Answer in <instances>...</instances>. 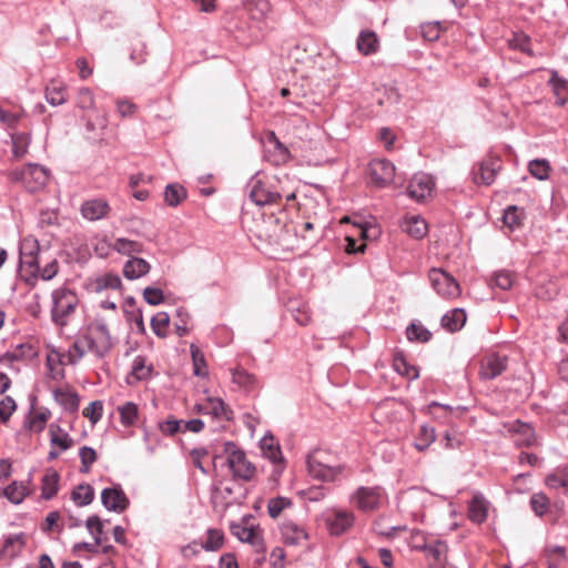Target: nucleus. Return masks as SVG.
Instances as JSON below:
<instances>
[{
	"instance_id": "obj_39",
	"label": "nucleus",
	"mask_w": 568,
	"mask_h": 568,
	"mask_svg": "<svg viewBox=\"0 0 568 568\" xmlns=\"http://www.w3.org/2000/svg\"><path fill=\"white\" fill-rule=\"evenodd\" d=\"M71 498L78 506L83 507L92 503L94 490L89 484H81L72 490Z\"/></svg>"
},
{
	"instance_id": "obj_58",
	"label": "nucleus",
	"mask_w": 568,
	"mask_h": 568,
	"mask_svg": "<svg viewBox=\"0 0 568 568\" xmlns=\"http://www.w3.org/2000/svg\"><path fill=\"white\" fill-rule=\"evenodd\" d=\"M121 278L116 274H104L97 278L95 286L98 291L111 288V290H118L121 287Z\"/></svg>"
},
{
	"instance_id": "obj_55",
	"label": "nucleus",
	"mask_w": 568,
	"mask_h": 568,
	"mask_svg": "<svg viewBox=\"0 0 568 568\" xmlns=\"http://www.w3.org/2000/svg\"><path fill=\"white\" fill-rule=\"evenodd\" d=\"M530 42V38L523 32L514 33L513 37L508 40L509 47L511 49H516L528 55H532Z\"/></svg>"
},
{
	"instance_id": "obj_34",
	"label": "nucleus",
	"mask_w": 568,
	"mask_h": 568,
	"mask_svg": "<svg viewBox=\"0 0 568 568\" xmlns=\"http://www.w3.org/2000/svg\"><path fill=\"white\" fill-rule=\"evenodd\" d=\"M59 489V475L54 470H48L41 480V496L43 499H51Z\"/></svg>"
},
{
	"instance_id": "obj_31",
	"label": "nucleus",
	"mask_w": 568,
	"mask_h": 568,
	"mask_svg": "<svg viewBox=\"0 0 568 568\" xmlns=\"http://www.w3.org/2000/svg\"><path fill=\"white\" fill-rule=\"evenodd\" d=\"M49 433L51 446L59 448L60 452H64L73 446V439L58 425L51 424L49 427Z\"/></svg>"
},
{
	"instance_id": "obj_36",
	"label": "nucleus",
	"mask_w": 568,
	"mask_h": 568,
	"mask_svg": "<svg viewBox=\"0 0 568 568\" xmlns=\"http://www.w3.org/2000/svg\"><path fill=\"white\" fill-rule=\"evenodd\" d=\"M112 250L122 255H132L143 252V244L133 240L119 237L112 244Z\"/></svg>"
},
{
	"instance_id": "obj_47",
	"label": "nucleus",
	"mask_w": 568,
	"mask_h": 568,
	"mask_svg": "<svg viewBox=\"0 0 568 568\" xmlns=\"http://www.w3.org/2000/svg\"><path fill=\"white\" fill-rule=\"evenodd\" d=\"M435 439H436L435 428L424 425L419 429V433L416 437L414 446L419 452H423L426 448H428L429 445L435 442Z\"/></svg>"
},
{
	"instance_id": "obj_22",
	"label": "nucleus",
	"mask_w": 568,
	"mask_h": 568,
	"mask_svg": "<svg viewBox=\"0 0 568 568\" xmlns=\"http://www.w3.org/2000/svg\"><path fill=\"white\" fill-rule=\"evenodd\" d=\"M205 414L221 422H231L234 418L232 408L220 397L206 398Z\"/></svg>"
},
{
	"instance_id": "obj_21",
	"label": "nucleus",
	"mask_w": 568,
	"mask_h": 568,
	"mask_svg": "<svg viewBox=\"0 0 568 568\" xmlns=\"http://www.w3.org/2000/svg\"><path fill=\"white\" fill-rule=\"evenodd\" d=\"M281 534L285 544L297 546L307 540L305 528L293 520H286L281 525Z\"/></svg>"
},
{
	"instance_id": "obj_44",
	"label": "nucleus",
	"mask_w": 568,
	"mask_h": 568,
	"mask_svg": "<svg viewBox=\"0 0 568 568\" xmlns=\"http://www.w3.org/2000/svg\"><path fill=\"white\" fill-rule=\"evenodd\" d=\"M186 197V191L182 185L169 184L165 187L164 201L169 206H178Z\"/></svg>"
},
{
	"instance_id": "obj_60",
	"label": "nucleus",
	"mask_w": 568,
	"mask_h": 568,
	"mask_svg": "<svg viewBox=\"0 0 568 568\" xmlns=\"http://www.w3.org/2000/svg\"><path fill=\"white\" fill-rule=\"evenodd\" d=\"M51 413L48 409H40L34 412L32 417L30 418V429L40 433L44 429L48 419L50 418Z\"/></svg>"
},
{
	"instance_id": "obj_5",
	"label": "nucleus",
	"mask_w": 568,
	"mask_h": 568,
	"mask_svg": "<svg viewBox=\"0 0 568 568\" xmlns=\"http://www.w3.org/2000/svg\"><path fill=\"white\" fill-rule=\"evenodd\" d=\"M384 498L383 488L375 487H358L351 496V503L354 504L359 510L369 513L379 508Z\"/></svg>"
},
{
	"instance_id": "obj_12",
	"label": "nucleus",
	"mask_w": 568,
	"mask_h": 568,
	"mask_svg": "<svg viewBox=\"0 0 568 568\" xmlns=\"http://www.w3.org/2000/svg\"><path fill=\"white\" fill-rule=\"evenodd\" d=\"M368 170L372 183L378 187L387 186L395 178V165L385 159L373 160Z\"/></svg>"
},
{
	"instance_id": "obj_43",
	"label": "nucleus",
	"mask_w": 568,
	"mask_h": 568,
	"mask_svg": "<svg viewBox=\"0 0 568 568\" xmlns=\"http://www.w3.org/2000/svg\"><path fill=\"white\" fill-rule=\"evenodd\" d=\"M232 373V382L239 385L240 387L251 390L254 388L256 384V378L253 374H250L242 367H236L231 371Z\"/></svg>"
},
{
	"instance_id": "obj_57",
	"label": "nucleus",
	"mask_w": 568,
	"mask_h": 568,
	"mask_svg": "<svg viewBox=\"0 0 568 568\" xmlns=\"http://www.w3.org/2000/svg\"><path fill=\"white\" fill-rule=\"evenodd\" d=\"M85 526L89 532L93 536L95 545H101L103 541V523L99 516H90L87 519Z\"/></svg>"
},
{
	"instance_id": "obj_52",
	"label": "nucleus",
	"mask_w": 568,
	"mask_h": 568,
	"mask_svg": "<svg viewBox=\"0 0 568 568\" xmlns=\"http://www.w3.org/2000/svg\"><path fill=\"white\" fill-rule=\"evenodd\" d=\"M224 536L221 530L209 529L206 532V540L202 542V548L206 551H216L223 546Z\"/></svg>"
},
{
	"instance_id": "obj_13",
	"label": "nucleus",
	"mask_w": 568,
	"mask_h": 568,
	"mask_svg": "<svg viewBox=\"0 0 568 568\" xmlns=\"http://www.w3.org/2000/svg\"><path fill=\"white\" fill-rule=\"evenodd\" d=\"M108 123V116L104 112L95 111L93 116H89L85 129L90 134V139L101 144H108L111 139V131L109 130Z\"/></svg>"
},
{
	"instance_id": "obj_17",
	"label": "nucleus",
	"mask_w": 568,
	"mask_h": 568,
	"mask_svg": "<svg viewBox=\"0 0 568 568\" xmlns=\"http://www.w3.org/2000/svg\"><path fill=\"white\" fill-rule=\"evenodd\" d=\"M434 182L432 178L425 173L415 174L410 180L407 193L409 197L416 201H423L432 194Z\"/></svg>"
},
{
	"instance_id": "obj_41",
	"label": "nucleus",
	"mask_w": 568,
	"mask_h": 568,
	"mask_svg": "<svg viewBox=\"0 0 568 568\" xmlns=\"http://www.w3.org/2000/svg\"><path fill=\"white\" fill-rule=\"evenodd\" d=\"M29 494L28 487L23 483L13 481L4 490L3 495L16 505H19Z\"/></svg>"
},
{
	"instance_id": "obj_15",
	"label": "nucleus",
	"mask_w": 568,
	"mask_h": 568,
	"mask_svg": "<svg viewBox=\"0 0 568 568\" xmlns=\"http://www.w3.org/2000/svg\"><path fill=\"white\" fill-rule=\"evenodd\" d=\"M27 545L24 532L9 534L3 537V544L0 547V560H12L19 557Z\"/></svg>"
},
{
	"instance_id": "obj_37",
	"label": "nucleus",
	"mask_w": 568,
	"mask_h": 568,
	"mask_svg": "<svg viewBox=\"0 0 568 568\" xmlns=\"http://www.w3.org/2000/svg\"><path fill=\"white\" fill-rule=\"evenodd\" d=\"M545 557L548 568H559L566 560V548L557 545H548L545 548Z\"/></svg>"
},
{
	"instance_id": "obj_18",
	"label": "nucleus",
	"mask_w": 568,
	"mask_h": 568,
	"mask_svg": "<svg viewBox=\"0 0 568 568\" xmlns=\"http://www.w3.org/2000/svg\"><path fill=\"white\" fill-rule=\"evenodd\" d=\"M43 262L38 242L26 239L20 245V264L33 270H39Z\"/></svg>"
},
{
	"instance_id": "obj_7",
	"label": "nucleus",
	"mask_w": 568,
	"mask_h": 568,
	"mask_svg": "<svg viewBox=\"0 0 568 568\" xmlns=\"http://www.w3.org/2000/svg\"><path fill=\"white\" fill-rule=\"evenodd\" d=\"M428 276L433 288L440 296L445 298H453L460 294L458 282L442 268H432Z\"/></svg>"
},
{
	"instance_id": "obj_26",
	"label": "nucleus",
	"mask_w": 568,
	"mask_h": 568,
	"mask_svg": "<svg viewBox=\"0 0 568 568\" xmlns=\"http://www.w3.org/2000/svg\"><path fill=\"white\" fill-rule=\"evenodd\" d=\"M45 100L53 106L62 105L68 100L67 87L59 81H51L45 88Z\"/></svg>"
},
{
	"instance_id": "obj_50",
	"label": "nucleus",
	"mask_w": 568,
	"mask_h": 568,
	"mask_svg": "<svg viewBox=\"0 0 568 568\" xmlns=\"http://www.w3.org/2000/svg\"><path fill=\"white\" fill-rule=\"evenodd\" d=\"M546 485L549 488H568V467L558 468L546 478Z\"/></svg>"
},
{
	"instance_id": "obj_1",
	"label": "nucleus",
	"mask_w": 568,
	"mask_h": 568,
	"mask_svg": "<svg viewBox=\"0 0 568 568\" xmlns=\"http://www.w3.org/2000/svg\"><path fill=\"white\" fill-rule=\"evenodd\" d=\"M114 346V339L104 318H95L90 322L74 343L69 347L62 358L57 354V361L63 364L67 358L68 364L75 365L85 354H92L97 359L105 358Z\"/></svg>"
},
{
	"instance_id": "obj_14",
	"label": "nucleus",
	"mask_w": 568,
	"mask_h": 568,
	"mask_svg": "<svg viewBox=\"0 0 568 568\" xmlns=\"http://www.w3.org/2000/svg\"><path fill=\"white\" fill-rule=\"evenodd\" d=\"M102 505L111 511L123 513L129 507V498L120 486L104 488L101 493Z\"/></svg>"
},
{
	"instance_id": "obj_48",
	"label": "nucleus",
	"mask_w": 568,
	"mask_h": 568,
	"mask_svg": "<svg viewBox=\"0 0 568 568\" xmlns=\"http://www.w3.org/2000/svg\"><path fill=\"white\" fill-rule=\"evenodd\" d=\"M406 336L410 342L426 343L430 339V332L422 324L412 323L406 328Z\"/></svg>"
},
{
	"instance_id": "obj_4",
	"label": "nucleus",
	"mask_w": 568,
	"mask_h": 568,
	"mask_svg": "<svg viewBox=\"0 0 568 568\" xmlns=\"http://www.w3.org/2000/svg\"><path fill=\"white\" fill-rule=\"evenodd\" d=\"M224 452L227 454V464L233 476L243 480H251L255 474V467L247 460L244 452L237 449L232 442L224 444Z\"/></svg>"
},
{
	"instance_id": "obj_27",
	"label": "nucleus",
	"mask_w": 568,
	"mask_h": 568,
	"mask_svg": "<svg viewBox=\"0 0 568 568\" xmlns=\"http://www.w3.org/2000/svg\"><path fill=\"white\" fill-rule=\"evenodd\" d=\"M427 559L432 566L440 565L445 558L447 552V545L438 539H432L427 542L425 550Z\"/></svg>"
},
{
	"instance_id": "obj_3",
	"label": "nucleus",
	"mask_w": 568,
	"mask_h": 568,
	"mask_svg": "<svg viewBox=\"0 0 568 568\" xmlns=\"http://www.w3.org/2000/svg\"><path fill=\"white\" fill-rule=\"evenodd\" d=\"M77 305L78 296L72 290L68 287L54 290L52 292V321L60 326L67 325L68 318L75 311Z\"/></svg>"
},
{
	"instance_id": "obj_6",
	"label": "nucleus",
	"mask_w": 568,
	"mask_h": 568,
	"mask_svg": "<svg viewBox=\"0 0 568 568\" xmlns=\"http://www.w3.org/2000/svg\"><path fill=\"white\" fill-rule=\"evenodd\" d=\"M325 453L322 450H314L307 457V470L308 474L321 480H334L341 473L342 467H333L325 463Z\"/></svg>"
},
{
	"instance_id": "obj_24",
	"label": "nucleus",
	"mask_w": 568,
	"mask_h": 568,
	"mask_svg": "<svg viewBox=\"0 0 568 568\" xmlns=\"http://www.w3.org/2000/svg\"><path fill=\"white\" fill-rule=\"evenodd\" d=\"M151 270L149 262L141 257H131L123 265V275L128 280H138Z\"/></svg>"
},
{
	"instance_id": "obj_54",
	"label": "nucleus",
	"mask_w": 568,
	"mask_h": 568,
	"mask_svg": "<svg viewBox=\"0 0 568 568\" xmlns=\"http://www.w3.org/2000/svg\"><path fill=\"white\" fill-rule=\"evenodd\" d=\"M529 172L538 180H547L549 176L550 164L547 160L536 159L528 164Z\"/></svg>"
},
{
	"instance_id": "obj_11",
	"label": "nucleus",
	"mask_w": 568,
	"mask_h": 568,
	"mask_svg": "<svg viewBox=\"0 0 568 568\" xmlns=\"http://www.w3.org/2000/svg\"><path fill=\"white\" fill-rule=\"evenodd\" d=\"M354 514L349 510L332 509L325 514V524L331 535L339 536L354 525Z\"/></svg>"
},
{
	"instance_id": "obj_45",
	"label": "nucleus",
	"mask_w": 568,
	"mask_h": 568,
	"mask_svg": "<svg viewBox=\"0 0 568 568\" xmlns=\"http://www.w3.org/2000/svg\"><path fill=\"white\" fill-rule=\"evenodd\" d=\"M292 506V499L282 496L274 497L267 503V513L271 518L275 519L278 518L285 509H288Z\"/></svg>"
},
{
	"instance_id": "obj_2",
	"label": "nucleus",
	"mask_w": 568,
	"mask_h": 568,
	"mask_svg": "<svg viewBox=\"0 0 568 568\" xmlns=\"http://www.w3.org/2000/svg\"><path fill=\"white\" fill-rule=\"evenodd\" d=\"M276 176L256 174L248 182L250 197L257 205L276 203L283 196Z\"/></svg>"
},
{
	"instance_id": "obj_42",
	"label": "nucleus",
	"mask_w": 568,
	"mask_h": 568,
	"mask_svg": "<svg viewBox=\"0 0 568 568\" xmlns=\"http://www.w3.org/2000/svg\"><path fill=\"white\" fill-rule=\"evenodd\" d=\"M404 230L415 239H422L427 233V224L419 216H410L406 219Z\"/></svg>"
},
{
	"instance_id": "obj_20",
	"label": "nucleus",
	"mask_w": 568,
	"mask_h": 568,
	"mask_svg": "<svg viewBox=\"0 0 568 568\" xmlns=\"http://www.w3.org/2000/svg\"><path fill=\"white\" fill-rule=\"evenodd\" d=\"M507 367V357L498 354H491L481 362L479 376L483 379H494L499 376Z\"/></svg>"
},
{
	"instance_id": "obj_61",
	"label": "nucleus",
	"mask_w": 568,
	"mask_h": 568,
	"mask_svg": "<svg viewBox=\"0 0 568 568\" xmlns=\"http://www.w3.org/2000/svg\"><path fill=\"white\" fill-rule=\"evenodd\" d=\"M77 106L81 110H91L94 108V95L89 88H81L77 95Z\"/></svg>"
},
{
	"instance_id": "obj_19",
	"label": "nucleus",
	"mask_w": 568,
	"mask_h": 568,
	"mask_svg": "<svg viewBox=\"0 0 568 568\" xmlns=\"http://www.w3.org/2000/svg\"><path fill=\"white\" fill-rule=\"evenodd\" d=\"M110 210V205L104 199L87 200L80 207L82 217L91 222L104 219Z\"/></svg>"
},
{
	"instance_id": "obj_35",
	"label": "nucleus",
	"mask_w": 568,
	"mask_h": 568,
	"mask_svg": "<svg viewBox=\"0 0 568 568\" xmlns=\"http://www.w3.org/2000/svg\"><path fill=\"white\" fill-rule=\"evenodd\" d=\"M121 424L125 427L133 426L139 418V407L133 402H125L118 407Z\"/></svg>"
},
{
	"instance_id": "obj_28",
	"label": "nucleus",
	"mask_w": 568,
	"mask_h": 568,
	"mask_svg": "<svg viewBox=\"0 0 568 568\" xmlns=\"http://www.w3.org/2000/svg\"><path fill=\"white\" fill-rule=\"evenodd\" d=\"M550 74L548 83L557 98L556 102L559 105H564L568 101V80L559 77L556 70H551Z\"/></svg>"
},
{
	"instance_id": "obj_9",
	"label": "nucleus",
	"mask_w": 568,
	"mask_h": 568,
	"mask_svg": "<svg viewBox=\"0 0 568 568\" xmlns=\"http://www.w3.org/2000/svg\"><path fill=\"white\" fill-rule=\"evenodd\" d=\"M20 179L29 192H38L47 185L49 171L38 164H28L22 169Z\"/></svg>"
},
{
	"instance_id": "obj_10",
	"label": "nucleus",
	"mask_w": 568,
	"mask_h": 568,
	"mask_svg": "<svg viewBox=\"0 0 568 568\" xmlns=\"http://www.w3.org/2000/svg\"><path fill=\"white\" fill-rule=\"evenodd\" d=\"M288 232L286 221L274 214H270L263 220L260 236L265 237L274 244H282L285 241V234Z\"/></svg>"
},
{
	"instance_id": "obj_29",
	"label": "nucleus",
	"mask_w": 568,
	"mask_h": 568,
	"mask_svg": "<svg viewBox=\"0 0 568 568\" xmlns=\"http://www.w3.org/2000/svg\"><path fill=\"white\" fill-rule=\"evenodd\" d=\"M53 396L64 409L75 412L79 407V396L70 388H57L53 390Z\"/></svg>"
},
{
	"instance_id": "obj_64",
	"label": "nucleus",
	"mask_w": 568,
	"mask_h": 568,
	"mask_svg": "<svg viewBox=\"0 0 568 568\" xmlns=\"http://www.w3.org/2000/svg\"><path fill=\"white\" fill-rule=\"evenodd\" d=\"M530 506L537 516H542L549 506V499L544 494H535L530 498Z\"/></svg>"
},
{
	"instance_id": "obj_8",
	"label": "nucleus",
	"mask_w": 568,
	"mask_h": 568,
	"mask_svg": "<svg viewBox=\"0 0 568 568\" xmlns=\"http://www.w3.org/2000/svg\"><path fill=\"white\" fill-rule=\"evenodd\" d=\"M230 529L240 541L250 544L256 552L263 554L265 551L262 530L258 527L248 526L244 523H233Z\"/></svg>"
},
{
	"instance_id": "obj_38",
	"label": "nucleus",
	"mask_w": 568,
	"mask_h": 568,
	"mask_svg": "<svg viewBox=\"0 0 568 568\" xmlns=\"http://www.w3.org/2000/svg\"><path fill=\"white\" fill-rule=\"evenodd\" d=\"M393 367L398 374L409 379H415L419 375L418 369L415 366L408 364L402 353L395 354L393 359Z\"/></svg>"
},
{
	"instance_id": "obj_32",
	"label": "nucleus",
	"mask_w": 568,
	"mask_h": 568,
	"mask_svg": "<svg viewBox=\"0 0 568 568\" xmlns=\"http://www.w3.org/2000/svg\"><path fill=\"white\" fill-rule=\"evenodd\" d=\"M268 144L273 145L274 153L272 162L275 165H282L290 161L291 153L288 149L277 139L274 132H271L267 136Z\"/></svg>"
},
{
	"instance_id": "obj_56",
	"label": "nucleus",
	"mask_w": 568,
	"mask_h": 568,
	"mask_svg": "<svg viewBox=\"0 0 568 568\" xmlns=\"http://www.w3.org/2000/svg\"><path fill=\"white\" fill-rule=\"evenodd\" d=\"M170 323V316L165 312H159L151 318V327L159 337L166 336V327Z\"/></svg>"
},
{
	"instance_id": "obj_23",
	"label": "nucleus",
	"mask_w": 568,
	"mask_h": 568,
	"mask_svg": "<svg viewBox=\"0 0 568 568\" xmlns=\"http://www.w3.org/2000/svg\"><path fill=\"white\" fill-rule=\"evenodd\" d=\"M510 432L514 434V442L517 446H532L537 442L534 428L529 424L516 420L510 425Z\"/></svg>"
},
{
	"instance_id": "obj_53",
	"label": "nucleus",
	"mask_w": 568,
	"mask_h": 568,
	"mask_svg": "<svg viewBox=\"0 0 568 568\" xmlns=\"http://www.w3.org/2000/svg\"><path fill=\"white\" fill-rule=\"evenodd\" d=\"M152 372V366L146 365L145 358L142 356H136L133 359L131 375L138 379L143 381L150 377Z\"/></svg>"
},
{
	"instance_id": "obj_40",
	"label": "nucleus",
	"mask_w": 568,
	"mask_h": 568,
	"mask_svg": "<svg viewBox=\"0 0 568 568\" xmlns=\"http://www.w3.org/2000/svg\"><path fill=\"white\" fill-rule=\"evenodd\" d=\"M261 449L263 455L272 463H277L282 459V453L278 444L274 440L273 436H264L261 439Z\"/></svg>"
},
{
	"instance_id": "obj_46",
	"label": "nucleus",
	"mask_w": 568,
	"mask_h": 568,
	"mask_svg": "<svg viewBox=\"0 0 568 568\" xmlns=\"http://www.w3.org/2000/svg\"><path fill=\"white\" fill-rule=\"evenodd\" d=\"M523 219L524 211L515 205L508 206L503 215L504 224L511 231L520 226Z\"/></svg>"
},
{
	"instance_id": "obj_49",
	"label": "nucleus",
	"mask_w": 568,
	"mask_h": 568,
	"mask_svg": "<svg viewBox=\"0 0 568 568\" xmlns=\"http://www.w3.org/2000/svg\"><path fill=\"white\" fill-rule=\"evenodd\" d=\"M12 140V154L14 158L20 159L28 152L30 144V136L27 133H14L11 135Z\"/></svg>"
},
{
	"instance_id": "obj_62",
	"label": "nucleus",
	"mask_w": 568,
	"mask_h": 568,
	"mask_svg": "<svg viewBox=\"0 0 568 568\" xmlns=\"http://www.w3.org/2000/svg\"><path fill=\"white\" fill-rule=\"evenodd\" d=\"M83 416L88 418L92 424L98 423L103 414V403L101 400H94L83 409Z\"/></svg>"
},
{
	"instance_id": "obj_33",
	"label": "nucleus",
	"mask_w": 568,
	"mask_h": 568,
	"mask_svg": "<svg viewBox=\"0 0 568 568\" xmlns=\"http://www.w3.org/2000/svg\"><path fill=\"white\" fill-rule=\"evenodd\" d=\"M357 49L361 53L368 55L378 50V39L373 31H362L357 38Z\"/></svg>"
},
{
	"instance_id": "obj_30",
	"label": "nucleus",
	"mask_w": 568,
	"mask_h": 568,
	"mask_svg": "<svg viewBox=\"0 0 568 568\" xmlns=\"http://www.w3.org/2000/svg\"><path fill=\"white\" fill-rule=\"evenodd\" d=\"M466 320L463 308H454L442 317V325L449 332H457L465 325Z\"/></svg>"
},
{
	"instance_id": "obj_51",
	"label": "nucleus",
	"mask_w": 568,
	"mask_h": 568,
	"mask_svg": "<svg viewBox=\"0 0 568 568\" xmlns=\"http://www.w3.org/2000/svg\"><path fill=\"white\" fill-rule=\"evenodd\" d=\"M191 356L194 367V374L200 377H206L209 375V371L204 354L197 346L191 345Z\"/></svg>"
},
{
	"instance_id": "obj_16",
	"label": "nucleus",
	"mask_w": 568,
	"mask_h": 568,
	"mask_svg": "<svg viewBox=\"0 0 568 568\" xmlns=\"http://www.w3.org/2000/svg\"><path fill=\"white\" fill-rule=\"evenodd\" d=\"M501 168V162L497 158H490L478 164L473 171V180L476 184L490 185Z\"/></svg>"
},
{
	"instance_id": "obj_25",
	"label": "nucleus",
	"mask_w": 568,
	"mask_h": 568,
	"mask_svg": "<svg viewBox=\"0 0 568 568\" xmlns=\"http://www.w3.org/2000/svg\"><path fill=\"white\" fill-rule=\"evenodd\" d=\"M488 516V501L483 495L476 494L468 505V518L476 524H481Z\"/></svg>"
},
{
	"instance_id": "obj_59",
	"label": "nucleus",
	"mask_w": 568,
	"mask_h": 568,
	"mask_svg": "<svg viewBox=\"0 0 568 568\" xmlns=\"http://www.w3.org/2000/svg\"><path fill=\"white\" fill-rule=\"evenodd\" d=\"M79 456L81 459L80 471L83 474L89 473L91 465L97 460V453L93 448L83 446L80 448Z\"/></svg>"
},
{
	"instance_id": "obj_63",
	"label": "nucleus",
	"mask_w": 568,
	"mask_h": 568,
	"mask_svg": "<svg viewBox=\"0 0 568 568\" xmlns=\"http://www.w3.org/2000/svg\"><path fill=\"white\" fill-rule=\"evenodd\" d=\"M442 27L440 23L435 22H427L420 26V33L423 38L427 41H435L440 37Z\"/></svg>"
}]
</instances>
